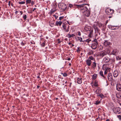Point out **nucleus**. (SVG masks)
<instances>
[{"label": "nucleus", "instance_id": "obj_1", "mask_svg": "<svg viewBox=\"0 0 121 121\" xmlns=\"http://www.w3.org/2000/svg\"><path fill=\"white\" fill-rule=\"evenodd\" d=\"M86 4H84L81 5H77L76 6L81 12L84 13V14L86 16L88 17L90 15V13L89 11L87 8L84 6V5Z\"/></svg>", "mask_w": 121, "mask_h": 121}, {"label": "nucleus", "instance_id": "obj_2", "mask_svg": "<svg viewBox=\"0 0 121 121\" xmlns=\"http://www.w3.org/2000/svg\"><path fill=\"white\" fill-rule=\"evenodd\" d=\"M106 13L108 15H112L114 13V11L113 10L111 9L109 7L107 8L105 11Z\"/></svg>", "mask_w": 121, "mask_h": 121}, {"label": "nucleus", "instance_id": "obj_3", "mask_svg": "<svg viewBox=\"0 0 121 121\" xmlns=\"http://www.w3.org/2000/svg\"><path fill=\"white\" fill-rule=\"evenodd\" d=\"M113 110L116 114H119L121 113V108L119 107H114L113 109Z\"/></svg>", "mask_w": 121, "mask_h": 121}, {"label": "nucleus", "instance_id": "obj_4", "mask_svg": "<svg viewBox=\"0 0 121 121\" xmlns=\"http://www.w3.org/2000/svg\"><path fill=\"white\" fill-rule=\"evenodd\" d=\"M59 8L63 10V11H65L67 8V6L65 4L61 3L59 5Z\"/></svg>", "mask_w": 121, "mask_h": 121}, {"label": "nucleus", "instance_id": "obj_5", "mask_svg": "<svg viewBox=\"0 0 121 121\" xmlns=\"http://www.w3.org/2000/svg\"><path fill=\"white\" fill-rule=\"evenodd\" d=\"M103 44L106 47L109 46L111 44V43L108 40H105L103 43Z\"/></svg>", "mask_w": 121, "mask_h": 121}, {"label": "nucleus", "instance_id": "obj_6", "mask_svg": "<svg viewBox=\"0 0 121 121\" xmlns=\"http://www.w3.org/2000/svg\"><path fill=\"white\" fill-rule=\"evenodd\" d=\"M108 78L109 81H110L112 82L113 81L112 74L111 73H108Z\"/></svg>", "mask_w": 121, "mask_h": 121}, {"label": "nucleus", "instance_id": "obj_7", "mask_svg": "<svg viewBox=\"0 0 121 121\" xmlns=\"http://www.w3.org/2000/svg\"><path fill=\"white\" fill-rule=\"evenodd\" d=\"M62 26V27L64 30L65 31L67 32L69 31V30L68 29H67L66 28L67 26V24H65L63 23Z\"/></svg>", "mask_w": 121, "mask_h": 121}, {"label": "nucleus", "instance_id": "obj_8", "mask_svg": "<svg viewBox=\"0 0 121 121\" xmlns=\"http://www.w3.org/2000/svg\"><path fill=\"white\" fill-rule=\"evenodd\" d=\"M107 52L105 51H103L99 53V56L100 57H103L104 56L106 55Z\"/></svg>", "mask_w": 121, "mask_h": 121}, {"label": "nucleus", "instance_id": "obj_9", "mask_svg": "<svg viewBox=\"0 0 121 121\" xmlns=\"http://www.w3.org/2000/svg\"><path fill=\"white\" fill-rule=\"evenodd\" d=\"M111 60V59L109 58L108 56H105L104 58V61L105 63H108Z\"/></svg>", "mask_w": 121, "mask_h": 121}, {"label": "nucleus", "instance_id": "obj_10", "mask_svg": "<svg viewBox=\"0 0 121 121\" xmlns=\"http://www.w3.org/2000/svg\"><path fill=\"white\" fill-rule=\"evenodd\" d=\"M118 51L117 49H114L111 52V54L114 55L116 56L118 53Z\"/></svg>", "mask_w": 121, "mask_h": 121}, {"label": "nucleus", "instance_id": "obj_11", "mask_svg": "<svg viewBox=\"0 0 121 121\" xmlns=\"http://www.w3.org/2000/svg\"><path fill=\"white\" fill-rule=\"evenodd\" d=\"M86 64L88 66H90L92 63L91 60H90L88 59H87L86 60Z\"/></svg>", "mask_w": 121, "mask_h": 121}, {"label": "nucleus", "instance_id": "obj_12", "mask_svg": "<svg viewBox=\"0 0 121 121\" xmlns=\"http://www.w3.org/2000/svg\"><path fill=\"white\" fill-rule=\"evenodd\" d=\"M117 90L119 91H121V85L119 84H117L116 85Z\"/></svg>", "mask_w": 121, "mask_h": 121}, {"label": "nucleus", "instance_id": "obj_13", "mask_svg": "<svg viewBox=\"0 0 121 121\" xmlns=\"http://www.w3.org/2000/svg\"><path fill=\"white\" fill-rule=\"evenodd\" d=\"M98 45V43H93L92 44L91 47L94 49H96L97 47V45Z\"/></svg>", "mask_w": 121, "mask_h": 121}, {"label": "nucleus", "instance_id": "obj_14", "mask_svg": "<svg viewBox=\"0 0 121 121\" xmlns=\"http://www.w3.org/2000/svg\"><path fill=\"white\" fill-rule=\"evenodd\" d=\"M101 91L99 87H98L96 89V91L95 92V93L96 94H99L101 93Z\"/></svg>", "mask_w": 121, "mask_h": 121}, {"label": "nucleus", "instance_id": "obj_15", "mask_svg": "<svg viewBox=\"0 0 121 121\" xmlns=\"http://www.w3.org/2000/svg\"><path fill=\"white\" fill-rule=\"evenodd\" d=\"M62 23V22L61 21H56V25L57 26H61Z\"/></svg>", "mask_w": 121, "mask_h": 121}, {"label": "nucleus", "instance_id": "obj_16", "mask_svg": "<svg viewBox=\"0 0 121 121\" xmlns=\"http://www.w3.org/2000/svg\"><path fill=\"white\" fill-rule=\"evenodd\" d=\"M84 29L86 31H90L91 30V27L89 26H86L84 27Z\"/></svg>", "mask_w": 121, "mask_h": 121}, {"label": "nucleus", "instance_id": "obj_17", "mask_svg": "<svg viewBox=\"0 0 121 121\" xmlns=\"http://www.w3.org/2000/svg\"><path fill=\"white\" fill-rule=\"evenodd\" d=\"M108 28L112 30H115L116 29L115 28H114L113 27H117V26H112L111 25H108Z\"/></svg>", "mask_w": 121, "mask_h": 121}, {"label": "nucleus", "instance_id": "obj_18", "mask_svg": "<svg viewBox=\"0 0 121 121\" xmlns=\"http://www.w3.org/2000/svg\"><path fill=\"white\" fill-rule=\"evenodd\" d=\"M113 74L114 77H117L118 75V71H115L113 73Z\"/></svg>", "mask_w": 121, "mask_h": 121}, {"label": "nucleus", "instance_id": "obj_19", "mask_svg": "<svg viewBox=\"0 0 121 121\" xmlns=\"http://www.w3.org/2000/svg\"><path fill=\"white\" fill-rule=\"evenodd\" d=\"M56 9L55 8H53L50 11V14L51 15L52 14V13L54 12L55 11H56Z\"/></svg>", "mask_w": 121, "mask_h": 121}, {"label": "nucleus", "instance_id": "obj_20", "mask_svg": "<svg viewBox=\"0 0 121 121\" xmlns=\"http://www.w3.org/2000/svg\"><path fill=\"white\" fill-rule=\"evenodd\" d=\"M82 78H78L77 79V83L79 84H81L82 82Z\"/></svg>", "mask_w": 121, "mask_h": 121}, {"label": "nucleus", "instance_id": "obj_21", "mask_svg": "<svg viewBox=\"0 0 121 121\" xmlns=\"http://www.w3.org/2000/svg\"><path fill=\"white\" fill-rule=\"evenodd\" d=\"M92 67L94 69H95L96 66V64L95 63V61L93 62L92 64Z\"/></svg>", "mask_w": 121, "mask_h": 121}, {"label": "nucleus", "instance_id": "obj_22", "mask_svg": "<svg viewBox=\"0 0 121 121\" xmlns=\"http://www.w3.org/2000/svg\"><path fill=\"white\" fill-rule=\"evenodd\" d=\"M116 96L118 98L121 99V92L117 94Z\"/></svg>", "mask_w": 121, "mask_h": 121}, {"label": "nucleus", "instance_id": "obj_23", "mask_svg": "<svg viewBox=\"0 0 121 121\" xmlns=\"http://www.w3.org/2000/svg\"><path fill=\"white\" fill-rule=\"evenodd\" d=\"M97 75L96 74H94L93 75L92 78V79L93 80H95L97 78Z\"/></svg>", "mask_w": 121, "mask_h": 121}, {"label": "nucleus", "instance_id": "obj_24", "mask_svg": "<svg viewBox=\"0 0 121 121\" xmlns=\"http://www.w3.org/2000/svg\"><path fill=\"white\" fill-rule=\"evenodd\" d=\"M88 59L90 60H94V61H95V59L92 56H89Z\"/></svg>", "mask_w": 121, "mask_h": 121}, {"label": "nucleus", "instance_id": "obj_25", "mask_svg": "<svg viewBox=\"0 0 121 121\" xmlns=\"http://www.w3.org/2000/svg\"><path fill=\"white\" fill-rule=\"evenodd\" d=\"M77 38L78 39V40L80 41V42H84V40H82V38L78 37Z\"/></svg>", "mask_w": 121, "mask_h": 121}, {"label": "nucleus", "instance_id": "obj_26", "mask_svg": "<svg viewBox=\"0 0 121 121\" xmlns=\"http://www.w3.org/2000/svg\"><path fill=\"white\" fill-rule=\"evenodd\" d=\"M94 86L95 87H97L98 86V82L96 80L95 81L94 84Z\"/></svg>", "mask_w": 121, "mask_h": 121}, {"label": "nucleus", "instance_id": "obj_27", "mask_svg": "<svg viewBox=\"0 0 121 121\" xmlns=\"http://www.w3.org/2000/svg\"><path fill=\"white\" fill-rule=\"evenodd\" d=\"M99 74L101 76L105 78V77L103 74V71L101 70L99 72Z\"/></svg>", "mask_w": 121, "mask_h": 121}, {"label": "nucleus", "instance_id": "obj_28", "mask_svg": "<svg viewBox=\"0 0 121 121\" xmlns=\"http://www.w3.org/2000/svg\"><path fill=\"white\" fill-rule=\"evenodd\" d=\"M68 36V37L69 38H70L71 37H73L75 36V35L73 34H72V35H70L69 33L67 35Z\"/></svg>", "mask_w": 121, "mask_h": 121}, {"label": "nucleus", "instance_id": "obj_29", "mask_svg": "<svg viewBox=\"0 0 121 121\" xmlns=\"http://www.w3.org/2000/svg\"><path fill=\"white\" fill-rule=\"evenodd\" d=\"M93 32V30H92L90 31V33L89 35V37L91 38V36L92 35Z\"/></svg>", "mask_w": 121, "mask_h": 121}, {"label": "nucleus", "instance_id": "obj_30", "mask_svg": "<svg viewBox=\"0 0 121 121\" xmlns=\"http://www.w3.org/2000/svg\"><path fill=\"white\" fill-rule=\"evenodd\" d=\"M49 23L50 26L51 27H52L54 26V24L53 23L51 22L50 21L49 22Z\"/></svg>", "mask_w": 121, "mask_h": 121}, {"label": "nucleus", "instance_id": "obj_31", "mask_svg": "<svg viewBox=\"0 0 121 121\" xmlns=\"http://www.w3.org/2000/svg\"><path fill=\"white\" fill-rule=\"evenodd\" d=\"M97 96L100 97L102 98H103L104 97V95L102 94H99L98 95H97Z\"/></svg>", "mask_w": 121, "mask_h": 121}, {"label": "nucleus", "instance_id": "obj_32", "mask_svg": "<svg viewBox=\"0 0 121 121\" xmlns=\"http://www.w3.org/2000/svg\"><path fill=\"white\" fill-rule=\"evenodd\" d=\"M103 24L101 23H98V25L99 27L100 28H101L103 26Z\"/></svg>", "mask_w": 121, "mask_h": 121}, {"label": "nucleus", "instance_id": "obj_33", "mask_svg": "<svg viewBox=\"0 0 121 121\" xmlns=\"http://www.w3.org/2000/svg\"><path fill=\"white\" fill-rule=\"evenodd\" d=\"M91 41V40L90 39H87L85 40H84V42H87L88 43H89Z\"/></svg>", "mask_w": 121, "mask_h": 121}, {"label": "nucleus", "instance_id": "obj_34", "mask_svg": "<svg viewBox=\"0 0 121 121\" xmlns=\"http://www.w3.org/2000/svg\"><path fill=\"white\" fill-rule=\"evenodd\" d=\"M61 74H63V76L64 77H66L68 75V74L65 73H62Z\"/></svg>", "mask_w": 121, "mask_h": 121}, {"label": "nucleus", "instance_id": "obj_35", "mask_svg": "<svg viewBox=\"0 0 121 121\" xmlns=\"http://www.w3.org/2000/svg\"><path fill=\"white\" fill-rule=\"evenodd\" d=\"M116 59L117 60H121V58L119 56H117L116 57Z\"/></svg>", "mask_w": 121, "mask_h": 121}, {"label": "nucleus", "instance_id": "obj_36", "mask_svg": "<svg viewBox=\"0 0 121 121\" xmlns=\"http://www.w3.org/2000/svg\"><path fill=\"white\" fill-rule=\"evenodd\" d=\"M18 3L20 4H24L25 3V2L24 1L19 2H18Z\"/></svg>", "mask_w": 121, "mask_h": 121}, {"label": "nucleus", "instance_id": "obj_37", "mask_svg": "<svg viewBox=\"0 0 121 121\" xmlns=\"http://www.w3.org/2000/svg\"><path fill=\"white\" fill-rule=\"evenodd\" d=\"M100 103V101H99L97 100L96 101V103H95V104L96 105H98Z\"/></svg>", "mask_w": 121, "mask_h": 121}, {"label": "nucleus", "instance_id": "obj_38", "mask_svg": "<svg viewBox=\"0 0 121 121\" xmlns=\"http://www.w3.org/2000/svg\"><path fill=\"white\" fill-rule=\"evenodd\" d=\"M31 2V0H26V2L27 3H30Z\"/></svg>", "mask_w": 121, "mask_h": 121}, {"label": "nucleus", "instance_id": "obj_39", "mask_svg": "<svg viewBox=\"0 0 121 121\" xmlns=\"http://www.w3.org/2000/svg\"><path fill=\"white\" fill-rule=\"evenodd\" d=\"M23 18L24 20H25L26 19L27 16L25 14L24 15L23 17Z\"/></svg>", "mask_w": 121, "mask_h": 121}, {"label": "nucleus", "instance_id": "obj_40", "mask_svg": "<svg viewBox=\"0 0 121 121\" xmlns=\"http://www.w3.org/2000/svg\"><path fill=\"white\" fill-rule=\"evenodd\" d=\"M64 18V16L61 17L59 18V20H61L62 19Z\"/></svg>", "mask_w": 121, "mask_h": 121}, {"label": "nucleus", "instance_id": "obj_41", "mask_svg": "<svg viewBox=\"0 0 121 121\" xmlns=\"http://www.w3.org/2000/svg\"><path fill=\"white\" fill-rule=\"evenodd\" d=\"M99 50H102L103 49V47L102 46H101V45H100L99 46Z\"/></svg>", "mask_w": 121, "mask_h": 121}, {"label": "nucleus", "instance_id": "obj_42", "mask_svg": "<svg viewBox=\"0 0 121 121\" xmlns=\"http://www.w3.org/2000/svg\"><path fill=\"white\" fill-rule=\"evenodd\" d=\"M42 47H44L45 45V43L44 42L41 45Z\"/></svg>", "mask_w": 121, "mask_h": 121}, {"label": "nucleus", "instance_id": "obj_43", "mask_svg": "<svg viewBox=\"0 0 121 121\" xmlns=\"http://www.w3.org/2000/svg\"><path fill=\"white\" fill-rule=\"evenodd\" d=\"M93 42H95L96 43H98V42L97 41V40L96 39H94L93 40Z\"/></svg>", "mask_w": 121, "mask_h": 121}, {"label": "nucleus", "instance_id": "obj_44", "mask_svg": "<svg viewBox=\"0 0 121 121\" xmlns=\"http://www.w3.org/2000/svg\"><path fill=\"white\" fill-rule=\"evenodd\" d=\"M117 117L120 120L121 119V116L120 115H119L117 116Z\"/></svg>", "mask_w": 121, "mask_h": 121}, {"label": "nucleus", "instance_id": "obj_45", "mask_svg": "<svg viewBox=\"0 0 121 121\" xmlns=\"http://www.w3.org/2000/svg\"><path fill=\"white\" fill-rule=\"evenodd\" d=\"M102 26L103 28H106V25L105 24H103V26Z\"/></svg>", "mask_w": 121, "mask_h": 121}, {"label": "nucleus", "instance_id": "obj_46", "mask_svg": "<svg viewBox=\"0 0 121 121\" xmlns=\"http://www.w3.org/2000/svg\"><path fill=\"white\" fill-rule=\"evenodd\" d=\"M53 16L55 17L56 19H57L58 17V16H56L55 15H53Z\"/></svg>", "mask_w": 121, "mask_h": 121}, {"label": "nucleus", "instance_id": "obj_47", "mask_svg": "<svg viewBox=\"0 0 121 121\" xmlns=\"http://www.w3.org/2000/svg\"><path fill=\"white\" fill-rule=\"evenodd\" d=\"M78 35L79 36H80L81 35V33L80 31H78Z\"/></svg>", "mask_w": 121, "mask_h": 121}, {"label": "nucleus", "instance_id": "obj_48", "mask_svg": "<svg viewBox=\"0 0 121 121\" xmlns=\"http://www.w3.org/2000/svg\"><path fill=\"white\" fill-rule=\"evenodd\" d=\"M21 43V45H22V46H24L25 45V44L26 43H23V42H22Z\"/></svg>", "mask_w": 121, "mask_h": 121}, {"label": "nucleus", "instance_id": "obj_49", "mask_svg": "<svg viewBox=\"0 0 121 121\" xmlns=\"http://www.w3.org/2000/svg\"><path fill=\"white\" fill-rule=\"evenodd\" d=\"M107 73V71L106 70L104 72V75H105V74H106Z\"/></svg>", "mask_w": 121, "mask_h": 121}, {"label": "nucleus", "instance_id": "obj_50", "mask_svg": "<svg viewBox=\"0 0 121 121\" xmlns=\"http://www.w3.org/2000/svg\"><path fill=\"white\" fill-rule=\"evenodd\" d=\"M79 47H78V49L76 51L78 52L80 51V50L79 49Z\"/></svg>", "mask_w": 121, "mask_h": 121}, {"label": "nucleus", "instance_id": "obj_51", "mask_svg": "<svg viewBox=\"0 0 121 121\" xmlns=\"http://www.w3.org/2000/svg\"><path fill=\"white\" fill-rule=\"evenodd\" d=\"M111 60H112V62H114L115 60L114 58L113 59H111Z\"/></svg>", "mask_w": 121, "mask_h": 121}, {"label": "nucleus", "instance_id": "obj_52", "mask_svg": "<svg viewBox=\"0 0 121 121\" xmlns=\"http://www.w3.org/2000/svg\"><path fill=\"white\" fill-rule=\"evenodd\" d=\"M73 6V5L72 4H69V7H72Z\"/></svg>", "mask_w": 121, "mask_h": 121}, {"label": "nucleus", "instance_id": "obj_53", "mask_svg": "<svg viewBox=\"0 0 121 121\" xmlns=\"http://www.w3.org/2000/svg\"><path fill=\"white\" fill-rule=\"evenodd\" d=\"M19 13H21V14L20 15H22V11H20L19 12Z\"/></svg>", "mask_w": 121, "mask_h": 121}, {"label": "nucleus", "instance_id": "obj_54", "mask_svg": "<svg viewBox=\"0 0 121 121\" xmlns=\"http://www.w3.org/2000/svg\"><path fill=\"white\" fill-rule=\"evenodd\" d=\"M67 29H68V30H69V25H68L67 24Z\"/></svg>", "mask_w": 121, "mask_h": 121}, {"label": "nucleus", "instance_id": "obj_55", "mask_svg": "<svg viewBox=\"0 0 121 121\" xmlns=\"http://www.w3.org/2000/svg\"><path fill=\"white\" fill-rule=\"evenodd\" d=\"M105 29L106 28H103L102 29V30L104 31L105 30Z\"/></svg>", "mask_w": 121, "mask_h": 121}, {"label": "nucleus", "instance_id": "obj_56", "mask_svg": "<svg viewBox=\"0 0 121 121\" xmlns=\"http://www.w3.org/2000/svg\"><path fill=\"white\" fill-rule=\"evenodd\" d=\"M71 60V59L70 58H68L67 59V60Z\"/></svg>", "mask_w": 121, "mask_h": 121}, {"label": "nucleus", "instance_id": "obj_57", "mask_svg": "<svg viewBox=\"0 0 121 121\" xmlns=\"http://www.w3.org/2000/svg\"><path fill=\"white\" fill-rule=\"evenodd\" d=\"M110 120L108 119H107L105 121H110Z\"/></svg>", "mask_w": 121, "mask_h": 121}, {"label": "nucleus", "instance_id": "obj_58", "mask_svg": "<svg viewBox=\"0 0 121 121\" xmlns=\"http://www.w3.org/2000/svg\"><path fill=\"white\" fill-rule=\"evenodd\" d=\"M72 84V83H71L70 84V85H69V86L70 87H71V85Z\"/></svg>", "mask_w": 121, "mask_h": 121}, {"label": "nucleus", "instance_id": "obj_59", "mask_svg": "<svg viewBox=\"0 0 121 121\" xmlns=\"http://www.w3.org/2000/svg\"><path fill=\"white\" fill-rule=\"evenodd\" d=\"M108 21L107 20L106 21V24H105L106 25V24L108 23Z\"/></svg>", "mask_w": 121, "mask_h": 121}, {"label": "nucleus", "instance_id": "obj_60", "mask_svg": "<svg viewBox=\"0 0 121 121\" xmlns=\"http://www.w3.org/2000/svg\"><path fill=\"white\" fill-rule=\"evenodd\" d=\"M39 87H40L39 86H37V88L38 89Z\"/></svg>", "mask_w": 121, "mask_h": 121}, {"label": "nucleus", "instance_id": "obj_61", "mask_svg": "<svg viewBox=\"0 0 121 121\" xmlns=\"http://www.w3.org/2000/svg\"><path fill=\"white\" fill-rule=\"evenodd\" d=\"M98 118H99V117H98V118H96V119H95V120H96V121H97V120H98Z\"/></svg>", "mask_w": 121, "mask_h": 121}, {"label": "nucleus", "instance_id": "obj_62", "mask_svg": "<svg viewBox=\"0 0 121 121\" xmlns=\"http://www.w3.org/2000/svg\"><path fill=\"white\" fill-rule=\"evenodd\" d=\"M18 13V11H16V14H17Z\"/></svg>", "mask_w": 121, "mask_h": 121}, {"label": "nucleus", "instance_id": "obj_63", "mask_svg": "<svg viewBox=\"0 0 121 121\" xmlns=\"http://www.w3.org/2000/svg\"><path fill=\"white\" fill-rule=\"evenodd\" d=\"M69 65L70 66L71 65V64L70 63H69Z\"/></svg>", "mask_w": 121, "mask_h": 121}, {"label": "nucleus", "instance_id": "obj_64", "mask_svg": "<svg viewBox=\"0 0 121 121\" xmlns=\"http://www.w3.org/2000/svg\"><path fill=\"white\" fill-rule=\"evenodd\" d=\"M68 44L69 45H70V44H71V43H70V42H69V43H68Z\"/></svg>", "mask_w": 121, "mask_h": 121}]
</instances>
